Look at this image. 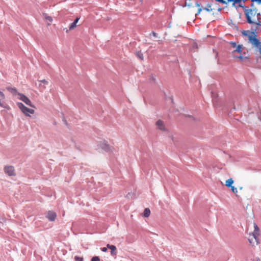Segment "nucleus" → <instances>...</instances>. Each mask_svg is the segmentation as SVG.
I'll return each instance as SVG.
<instances>
[{
  "mask_svg": "<svg viewBox=\"0 0 261 261\" xmlns=\"http://www.w3.org/2000/svg\"><path fill=\"white\" fill-rule=\"evenodd\" d=\"M256 29L252 28L251 35H248V40L250 43L258 49L260 54H261V42L256 38Z\"/></svg>",
  "mask_w": 261,
  "mask_h": 261,
  "instance_id": "obj_1",
  "label": "nucleus"
},
{
  "mask_svg": "<svg viewBox=\"0 0 261 261\" xmlns=\"http://www.w3.org/2000/svg\"><path fill=\"white\" fill-rule=\"evenodd\" d=\"M17 105L22 112L26 116H30V114H33L35 112L33 109L27 108L21 102H18Z\"/></svg>",
  "mask_w": 261,
  "mask_h": 261,
  "instance_id": "obj_3",
  "label": "nucleus"
},
{
  "mask_svg": "<svg viewBox=\"0 0 261 261\" xmlns=\"http://www.w3.org/2000/svg\"><path fill=\"white\" fill-rule=\"evenodd\" d=\"M250 33H251V32H250L249 31H243L242 32V34H243V35H244L245 36H248V35H250L249 34Z\"/></svg>",
  "mask_w": 261,
  "mask_h": 261,
  "instance_id": "obj_19",
  "label": "nucleus"
},
{
  "mask_svg": "<svg viewBox=\"0 0 261 261\" xmlns=\"http://www.w3.org/2000/svg\"><path fill=\"white\" fill-rule=\"evenodd\" d=\"M242 49V45H239L237 46L236 49L234 50V51H237L239 53H241Z\"/></svg>",
  "mask_w": 261,
  "mask_h": 261,
  "instance_id": "obj_16",
  "label": "nucleus"
},
{
  "mask_svg": "<svg viewBox=\"0 0 261 261\" xmlns=\"http://www.w3.org/2000/svg\"><path fill=\"white\" fill-rule=\"evenodd\" d=\"M230 188H231V190L234 193H237L238 191H237V189L236 188H235L234 186H231Z\"/></svg>",
  "mask_w": 261,
  "mask_h": 261,
  "instance_id": "obj_23",
  "label": "nucleus"
},
{
  "mask_svg": "<svg viewBox=\"0 0 261 261\" xmlns=\"http://www.w3.org/2000/svg\"><path fill=\"white\" fill-rule=\"evenodd\" d=\"M18 98L21 100L23 101L26 105L31 107H34V106L32 104L31 100L24 94L18 93Z\"/></svg>",
  "mask_w": 261,
  "mask_h": 261,
  "instance_id": "obj_5",
  "label": "nucleus"
},
{
  "mask_svg": "<svg viewBox=\"0 0 261 261\" xmlns=\"http://www.w3.org/2000/svg\"><path fill=\"white\" fill-rule=\"evenodd\" d=\"M233 183V180L232 178H229L226 181V186L227 187H231Z\"/></svg>",
  "mask_w": 261,
  "mask_h": 261,
  "instance_id": "obj_14",
  "label": "nucleus"
},
{
  "mask_svg": "<svg viewBox=\"0 0 261 261\" xmlns=\"http://www.w3.org/2000/svg\"><path fill=\"white\" fill-rule=\"evenodd\" d=\"M75 261H83L84 259L82 257H79L77 256H75L74 257Z\"/></svg>",
  "mask_w": 261,
  "mask_h": 261,
  "instance_id": "obj_20",
  "label": "nucleus"
},
{
  "mask_svg": "<svg viewBox=\"0 0 261 261\" xmlns=\"http://www.w3.org/2000/svg\"><path fill=\"white\" fill-rule=\"evenodd\" d=\"M91 261H100V259L98 256H95L91 258Z\"/></svg>",
  "mask_w": 261,
  "mask_h": 261,
  "instance_id": "obj_22",
  "label": "nucleus"
},
{
  "mask_svg": "<svg viewBox=\"0 0 261 261\" xmlns=\"http://www.w3.org/2000/svg\"><path fill=\"white\" fill-rule=\"evenodd\" d=\"M137 56L141 60H143V55L141 51H138L136 53Z\"/></svg>",
  "mask_w": 261,
  "mask_h": 261,
  "instance_id": "obj_18",
  "label": "nucleus"
},
{
  "mask_svg": "<svg viewBox=\"0 0 261 261\" xmlns=\"http://www.w3.org/2000/svg\"><path fill=\"white\" fill-rule=\"evenodd\" d=\"M152 35L154 37H157L158 34L154 31H152L150 35Z\"/></svg>",
  "mask_w": 261,
  "mask_h": 261,
  "instance_id": "obj_27",
  "label": "nucleus"
},
{
  "mask_svg": "<svg viewBox=\"0 0 261 261\" xmlns=\"http://www.w3.org/2000/svg\"><path fill=\"white\" fill-rule=\"evenodd\" d=\"M237 58H239V59H241V60H243L244 59L246 58V57H244V56H242V55H240V56H237Z\"/></svg>",
  "mask_w": 261,
  "mask_h": 261,
  "instance_id": "obj_26",
  "label": "nucleus"
},
{
  "mask_svg": "<svg viewBox=\"0 0 261 261\" xmlns=\"http://www.w3.org/2000/svg\"><path fill=\"white\" fill-rule=\"evenodd\" d=\"M247 22L250 24H254L255 25V27L254 28L257 29L258 26H261V22L259 20L258 18H260V17H257V21L254 22L251 19L252 17H246Z\"/></svg>",
  "mask_w": 261,
  "mask_h": 261,
  "instance_id": "obj_8",
  "label": "nucleus"
},
{
  "mask_svg": "<svg viewBox=\"0 0 261 261\" xmlns=\"http://www.w3.org/2000/svg\"><path fill=\"white\" fill-rule=\"evenodd\" d=\"M80 18V17H76V19L73 21V22L75 23V24H77Z\"/></svg>",
  "mask_w": 261,
  "mask_h": 261,
  "instance_id": "obj_28",
  "label": "nucleus"
},
{
  "mask_svg": "<svg viewBox=\"0 0 261 261\" xmlns=\"http://www.w3.org/2000/svg\"><path fill=\"white\" fill-rule=\"evenodd\" d=\"M101 148L105 151L108 152L111 151V147L107 142L103 141L100 144Z\"/></svg>",
  "mask_w": 261,
  "mask_h": 261,
  "instance_id": "obj_10",
  "label": "nucleus"
},
{
  "mask_svg": "<svg viewBox=\"0 0 261 261\" xmlns=\"http://www.w3.org/2000/svg\"><path fill=\"white\" fill-rule=\"evenodd\" d=\"M251 261H260V260L258 257H257L255 259H252Z\"/></svg>",
  "mask_w": 261,
  "mask_h": 261,
  "instance_id": "obj_31",
  "label": "nucleus"
},
{
  "mask_svg": "<svg viewBox=\"0 0 261 261\" xmlns=\"http://www.w3.org/2000/svg\"><path fill=\"white\" fill-rule=\"evenodd\" d=\"M197 6L198 7V9L197 12L196 13L195 15H199L201 12L205 11L207 12H211L214 10V8H212V5L210 4H207L205 7H201L200 5L197 4Z\"/></svg>",
  "mask_w": 261,
  "mask_h": 261,
  "instance_id": "obj_4",
  "label": "nucleus"
},
{
  "mask_svg": "<svg viewBox=\"0 0 261 261\" xmlns=\"http://www.w3.org/2000/svg\"><path fill=\"white\" fill-rule=\"evenodd\" d=\"M107 247L111 249V254L112 256H115L117 254L116 247L113 245L108 244Z\"/></svg>",
  "mask_w": 261,
  "mask_h": 261,
  "instance_id": "obj_9",
  "label": "nucleus"
},
{
  "mask_svg": "<svg viewBox=\"0 0 261 261\" xmlns=\"http://www.w3.org/2000/svg\"><path fill=\"white\" fill-rule=\"evenodd\" d=\"M40 82L41 83L44 84V85L48 84V82L47 81H46L45 80H41V81H40Z\"/></svg>",
  "mask_w": 261,
  "mask_h": 261,
  "instance_id": "obj_25",
  "label": "nucleus"
},
{
  "mask_svg": "<svg viewBox=\"0 0 261 261\" xmlns=\"http://www.w3.org/2000/svg\"><path fill=\"white\" fill-rule=\"evenodd\" d=\"M45 21L46 22L47 25L50 24V22H51L53 20L52 17H44Z\"/></svg>",
  "mask_w": 261,
  "mask_h": 261,
  "instance_id": "obj_17",
  "label": "nucleus"
},
{
  "mask_svg": "<svg viewBox=\"0 0 261 261\" xmlns=\"http://www.w3.org/2000/svg\"><path fill=\"white\" fill-rule=\"evenodd\" d=\"M254 230L252 233V235L251 236H250V237L248 239V241L250 244H251L252 245H254L255 242L256 245H257L259 243V239L258 238V236L259 235V228L255 223H254Z\"/></svg>",
  "mask_w": 261,
  "mask_h": 261,
  "instance_id": "obj_2",
  "label": "nucleus"
},
{
  "mask_svg": "<svg viewBox=\"0 0 261 261\" xmlns=\"http://www.w3.org/2000/svg\"><path fill=\"white\" fill-rule=\"evenodd\" d=\"M156 125L159 129L162 130H165L166 128L164 124L163 121L161 120H159L156 122Z\"/></svg>",
  "mask_w": 261,
  "mask_h": 261,
  "instance_id": "obj_12",
  "label": "nucleus"
},
{
  "mask_svg": "<svg viewBox=\"0 0 261 261\" xmlns=\"http://www.w3.org/2000/svg\"><path fill=\"white\" fill-rule=\"evenodd\" d=\"M217 1L221 3L222 4H225L228 3L229 2H227V0H216Z\"/></svg>",
  "mask_w": 261,
  "mask_h": 261,
  "instance_id": "obj_24",
  "label": "nucleus"
},
{
  "mask_svg": "<svg viewBox=\"0 0 261 261\" xmlns=\"http://www.w3.org/2000/svg\"><path fill=\"white\" fill-rule=\"evenodd\" d=\"M5 96L4 94L0 91V107L6 108V106L4 104Z\"/></svg>",
  "mask_w": 261,
  "mask_h": 261,
  "instance_id": "obj_11",
  "label": "nucleus"
},
{
  "mask_svg": "<svg viewBox=\"0 0 261 261\" xmlns=\"http://www.w3.org/2000/svg\"><path fill=\"white\" fill-rule=\"evenodd\" d=\"M4 171L6 174L9 176H13L15 175L14 168L13 166H6L4 168Z\"/></svg>",
  "mask_w": 261,
  "mask_h": 261,
  "instance_id": "obj_6",
  "label": "nucleus"
},
{
  "mask_svg": "<svg viewBox=\"0 0 261 261\" xmlns=\"http://www.w3.org/2000/svg\"><path fill=\"white\" fill-rule=\"evenodd\" d=\"M57 217L56 213L53 211H49L48 212L46 218L50 221H54L55 220Z\"/></svg>",
  "mask_w": 261,
  "mask_h": 261,
  "instance_id": "obj_7",
  "label": "nucleus"
},
{
  "mask_svg": "<svg viewBox=\"0 0 261 261\" xmlns=\"http://www.w3.org/2000/svg\"><path fill=\"white\" fill-rule=\"evenodd\" d=\"M7 89L10 91L11 93H12L13 95H18L19 93L17 92V90L15 88H12L10 87H7Z\"/></svg>",
  "mask_w": 261,
  "mask_h": 261,
  "instance_id": "obj_13",
  "label": "nucleus"
},
{
  "mask_svg": "<svg viewBox=\"0 0 261 261\" xmlns=\"http://www.w3.org/2000/svg\"><path fill=\"white\" fill-rule=\"evenodd\" d=\"M233 47H237V43L236 42H230V43Z\"/></svg>",
  "mask_w": 261,
  "mask_h": 261,
  "instance_id": "obj_29",
  "label": "nucleus"
},
{
  "mask_svg": "<svg viewBox=\"0 0 261 261\" xmlns=\"http://www.w3.org/2000/svg\"><path fill=\"white\" fill-rule=\"evenodd\" d=\"M39 86H40V89H41V90H44L45 88V87L44 86H43L41 85H40Z\"/></svg>",
  "mask_w": 261,
  "mask_h": 261,
  "instance_id": "obj_32",
  "label": "nucleus"
},
{
  "mask_svg": "<svg viewBox=\"0 0 261 261\" xmlns=\"http://www.w3.org/2000/svg\"><path fill=\"white\" fill-rule=\"evenodd\" d=\"M107 247H103L101 248V251L103 252H106L107 251Z\"/></svg>",
  "mask_w": 261,
  "mask_h": 261,
  "instance_id": "obj_30",
  "label": "nucleus"
},
{
  "mask_svg": "<svg viewBox=\"0 0 261 261\" xmlns=\"http://www.w3.org/2000/svg\"><path fill=\"white\" fill-rule=\"evenodd\" d=\"M76 26V24L74 23L73 22L70 25L69 27V30H71L73 29Z\"/></svg>",
  "mask_w": 261,
  "mask_h": 261,
  "instance_id": "obj_21",
  "label": "nucleus"
},
{
  "mask_svg": "<svg viewBox=\"0 0 261 261\" xmlns=\"http://www.w3.org/2000/svg\"><path fill=\"white\" fill-rule=\"evenodd\" d=\"M150 214V211L148 208H145L143 213V215L145 217H148Z\"/></svg>",
  "mask_w": 261,
  "mask_h": 261,
  "instance_id": "obj_15",
  "label": "nucleus"
}]
</instances>
